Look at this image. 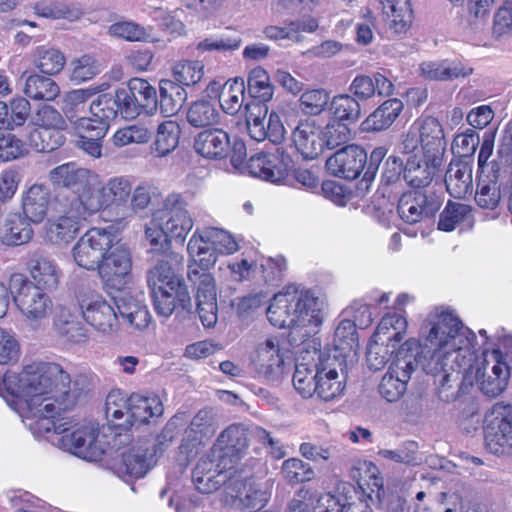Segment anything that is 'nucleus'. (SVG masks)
Instances as JSON below:
<instances>
[{
	"instance_id": "obj_36",
	"label": "nucleus",
	"mask_w": 512,
	"mask_h": 512,
	"mask_svg": "<svg viewBox=\"0 0 512 512\" xmlns=\"http://www.w3.org/2000/svg\"><path fill=\"white\" fill-rule=\"evenodd\" d=\"M151 296L155 311L158 315L165 318L172 315L177 303L183 309H187L191 306V299L185 283L179 284L177 289L173 287V290L169 288H158L157 290L151 291Z\"/></svg>"
},
{
	"instance_id": "obj_16",
	"label": "nucleus",
	"mask_w": 512,
	"mask_h": 512,
	"mask_svg": "<svg viewBox=\"0 0 512 512\" xmlns=\"http://www.w3.org/2000/svg\"><path fill=\"white\" fill-rule=\"evenodd\" d=\"M248 448L247 430L242 424H232L223 430L212 447V456L220 458L221 468H233Z\"/></svg>"
},
{
	"instance_id": "obj_12",
	"label": "nucleus",
	"mask_w": 512,
	"mask_h": 512,
	"mask_svg": "<svg viewBox=\"0 0 512 512\" xmlns=\"http://www.w3.org/2000/svg\"><path fill=\"white\" fill-rule=\"evenodd\" d=\"M104 287L109 290L122 291L132 279V256L127 246L115 244L97 268Z\"/></svg>"
},
{
	"instance_id": "obj_33",
	"label": "nucleus",
	"mask_w": 512,
	"mask_h": 512,
	"mask_svg": "<svg viewBox=\"0 0 512 512\" xmlns=\"http://www.w3.org/2000/svg\"><path fill=\"white\" fill-rule=\"evenodd\" d=\"M113 303L120 317L129 327L143 330L148 327L151 315L147 306L130 294H122L113 298Z\"/></svg>"
},
{
	"instance_id": "obj_21",
	"label": "nucleus",
	"mask_w": 512,
	"mask_h": 512,
	"mask_svg": "<svg viewBox=\"0 0 512 512\" xmlns=\"http://www.w3.org/2000/svg\"><path fill=\"white\" fill-rule=\"evenodd\" d=\"M367 160V153L362 147L350 144L330 156L326 168L334 176L353 180L365 171Z\"/></svg>"
},
{
	"instance_id": "obj_64",
	"label": "nucleus",
	"mask_w": 512,
	"mask_h": 512,
	"mask_svg": "<svg viewBox=\"0 0 512 512\" xmlns=\"http://www.w3.org/2000/svg\"><path fill=\"white\" fill-rule=\"evenodd\" d=\"M109 124L97 117H82L75 122L78 138L89 137L90 140H102L108 132Z\"/></svg>"
},
{
	"instance_id": "obj_50",
	"label": "nucleus",
	"mask_w": 512,
	"mask_h": 512,
	"mask_svg": "<svg viewBox=\"0 0 512 512\" xmlns=\"http://www.w3.org/2000/svg\"><path fill=\"white\" fill-rule=\"evenodd\" d=\"M245 90L246 87L243 78L237 77L226 81L220 94L222 110L230 115L236 114L243 105Z\"/></svg>"
},
{
	"instance_id": "obj_49",
	"label": "nucleus",
	"mask_w": 512,
	"mask_h": 512,
	"mask_svg": "<svg viewBox=\"0 0 512 512\" xmlns=\"http://www.w3.org/2000/svg\"><path fill=\"white\" fill-rule=\"evenodd\" d=\"M23 92L34 100L52 101L59 95L60 89L50 77L33 74L26 78Z\"/></svg>"
},
{
	"instance_id": "obj_2",
	"label": "nucleus",
	"mask_w": 512,
	"mask_h": 512,
	"mask_svg": "<svg viewBox=\"0 0 512 512\" xmlns=\"http://www.w3.org/2000/svg\"><path fill=\"white\" fill-rule=\"evenodd\" d=\"M346 360L344 355L306 351L297 361L293 385L303 398L316 396L331 401L342 395L346 388Z\"/></svg>"
},
{
	"instance_id": "obj_55",
	"label": "nucleus",
	"mask_w": 512,
	"mask_h": 512,
	"mask_svg": "<svg viewBox=\"0 0 512 512\" xmlns=\"http://www.w3.org/2000/svg\"><path fill=\"white\" fill-rule=\"evenodd\" d=\"M470 211V206L466 204L448 201L440 214L438 229L446 232L453 231L457 224L466 219Z\"/></svg>"
},
{
	"instance_id": "obj_51",
	"label": "nucleus",
	"mask_w": 512,
	"mask_h": 512,
	"mask_svg": "<svg viewBox=\"0 0 512 512\" xmlns=\"http://www.w3.org/2000/svg\"><path fill=\"white\" fill-rule=\"evenodd\" d=\"M151 30L133 21H118L108 27V34L129 42H149Z\"/></svg>"
},
{
	"instance_id": "obj_3",
	"label": "nucleus",
	"mask_w": 512,
	"mask_h": 512,
	"mask_svg": "<svg viewBox=\"0 0 512 512\" xmlns=\"http://www.w3.org/2000/svg\"><path fill=\"white\" fill-rule=\"evenodd\" d=\"M267 318L275 327L289 328V337L294 343L305 342L315 335L323 320L318 299L309 290L294 284L274 295Z\"/></svg>"
},
{
	"instance_id": "obj_20",
	"label": "nucleus",
	"mask_w": 512,
	"mask_h": 512,
	"mask_svg": "<svg viewBox=\"0 0 512 512\" xmlns=\"http://www.w3.org/2000/svg\"><path fill=\"white\" fill-rule=\"evenodd\" d=\"M440 206V197L435 192L418 190L403 194L399 199L397 211L403 221L415 224L423 217L433 216Z\"/></svg>"
},
{
	"instance_id": "obj_13",
	"label": "nucleus",
	"mask_w": 512,
	"mask_h": 512,
	"mask_svg": "<svg viewBox=\"0 0 512 512\" xmlns=\"http://www.w3.org/2000/svg\"><path fill=\"white\" fill-rule=\"evenodd\" d=\"M511 183L510 169L500 163H493L488 172L479 175L475 194L477 205L483 209L494 210Z\"/></svg>"
},
{
	"instance_id": "obj_58",
	"label": "nucleus",
	"mask_w": 512,
	"mask_h": 512,
	"mask_svg": "<svg viewBox=\"0 0 512 512\" xmlns=\"http://www.w3.org/2000/svg\"><path fill=\"white\" fill-rule=\"evenodd\" d=\"M35 64L42 73L55 75L63 69L65 57L56 49L41 47L37 51Z\"/></svg>"
},
{
	"instance_id": "obj_63",
	"label": "nucleus",
	"mask_w": 512,
	"mask_h": 512,
	"mask_svg": "<svg viewBox=\"0 0 512 512\" xmlns=\"http://www.w3.org/2000/svg\"><path fill=\"white\" fill-rule=\"evenodd\" d=\"M64 130L40 129L32 134V141L41 152H51L65 143Z\"/></svg>"
},
{
	"instance_id": "obj_9",
	"label": "nucleus",
	"mask_w": 512,
	"mask_h": 512,
	"mask_svg": "<svg viewBox=\"0 0 512 512\" xmlns=\"http://www.w3.org/2000/svg\"><path fill=\"white\" fill-rule=\"evenodd\" d=\"M119 234L113 226L88 230L72 248V256L79 267L95 270L105 254L118 244Z\"/></svg>"
},
{
	"instance_id": "obj_17",
	"label": "nucleus",
	"mask_w": 512,
	"mask_h": 512,
	"mask_svg": "<svg viewBox=\"0 0 512 512\" xmlns=\"http://www.w3.org/2000/svg\"><path fill=\"white\" fill-rule=\"evenodd\" d=\"M417 345V348L403 353V357L415 359L413 372L421 366L423 371L432 375L435 380L440 377V374L454 368L453 354L456 350L437 347V345L428 342H424L423 345L417 342Z\"/></svg>"
},
{
	"instance_id": "obj_45",
	"label": "nucleus",
	"mask_w": 512,
	"mask_h": 512,
	"mask_svg": "<svg viewBox=\"0 0 512 512\" xmlns=\"http://www.w3.org/2000/svg\"><path fill=\"white\" fill-rule=\"evenodd\" d=\"M242 44V38L236 32L226 31L219 35L204 38L196 45L199 53H220L227 55L238 50Z\"/></svg>"
},
{
	"instance_id": "obj_43",
	"label": "nucleus",
	"mask_w": 512,
	"mask_h": 512,
	"mask_svg": "<svg viewBox=\"0 0 512 512\" xmlns=\"http://www.w3.org/2000/svg\"><path fill=\"white\" fill-rule=\"evenodd\" d=\"M180 135L181 128L176 121L166 120L160 123L151 146L155 156L164 157L174 151L179 145Z\"/></svg>"
},
{
	"instance_id": "obj_6",
	"label": "nucleus",
	"mask_w": 512,
	"mask_h": 512,
	"mask_svg": "<svg viewBox=\"0 0 512 512\" xmlns=\"http://www.w3.org/2000/svg\"><path fill=\"white\" fill-rule=\"evenodd\" d=\"M173 439L172 429L166 426L163 432L157 437L156 442L151 444L149 440L143 439L133 443L129 447H122L130 441V434L119 433L113 438V447H117L116 455L111 463V470L120 478L131 477L141 478L156 464L158 450L163 452L162 446L165 442Z\"/></svg>"
},
{
	"instance_id": "obj_30",
	"label": "nucleus",
	"mask_w": 512,
	"mask_h": 512,
	"mask_svg": "<svg viewBox=\"0 0 512 512\" xmlns=\"http://www.w3.org/2000/svg\"><path fill=\"white\" fill-rule=\"evenodd\" d=\"M229 134L220 128L206 129L194 138V149L203 157L210 159L225 158L230 151Z\"/></svg>"
},
{
	"instance_id": "obj_11",
	"label": "nucleus",
	"mask_w": 512,
	"mask_h": 512,
	"mask_svg": "<svg viewBox=\"0 0 512 512\" xmlns=\"http://www.w3.org/2000/svg\"><path fill=\"white\" fill-rule=\"evenodd\" d=\"M417 341L407 340L398 350L395 360L392 362L389 370L382 377L379 384V393L387 402L398 401L407 390V383L413 373L415 359L403 357L405 351L417 348Z\"/></svg>"
},
{
	"instance_id": "obj_42",
	"label": "nucleus",
	"mask_w": 512,
	"mask_h": 512,
	"mask_svg": "<svg viewBox=\"0 0 512 512\" xmlns=\"http://www.w3.org/2000/svg\"><path fill=\"white\" fill-rule=\"evenodd\" d=\"M471 376L461 375L460 371L453 368L440 374V377L434 380L437 386L438 397L444 402L455 401L460 393H464L466 384H469Z\"/></svg>"
},
{
	"instance_id": "obj_34",
	"label": "nucleus",
	"mask_w": 512,
	"mask_h": 512,
	"mask_svg": "<svg viewBox=\"0 0 512 512\" xmlns=\"http://www.w3.org/2000/svg\"><path fill=\"white\" fill-rule=\"evenodd\" d=\"M28 266L36 285L48 290L57 287L61 271L51 256L43 252H35L31 255Z\"/></svg>"
},
{
	"instance_id": "obj_1",
	"label": "nucleus",
	"mask_w": 512,
	"mask_h": 512,
	"mask_svg": "<svg viewBox=\"0 0 512 512\" xmlns=\"http://www.w3.org/2000/svg\"><path fill=\"white\" fill-rule=\"evenodd\" d=\"M15 398L27 397V419L30 427L40 433L53 432V443L64 451L87 461H98L107 446L100 440L93 425L74 427L71 419L58 417L61 412L73 409L90 390L85 376H70L56 363H33L20 373L7 372L0 386Z\"/></svg>"
},
{
	"instance_id": "obj_23",
	"label": "nucleus",
	"mask_w": 512,
	"mask_h": 512,
	"mask_svg": "<svg viewBox=\"0 0 512 512\" xmlns=\"http://www.w3.org/2000/svg\"><path fill=\"white\" fill-rule=\"evenodd\" d=\"M190 282L196 290L197 312L205 327H214L218 320L216 286L212 275L199 276L193 272Z\"/></svg>"
},
{
	"instance_id": "obj_59",
	"label": "nucleus",
	"mask_w": 512,
	"mask_h": 512,
	"mask_svg": "<svg viewBox=\"0 0 512 512\" xmlns=\"http://www.w3.org/2000/svg\"><path fill=\"white\" fill-rule=\"evenodd\" d=\"M301 109L310 115H320L330 101V94L323 88L306 90L299 99Z\"/></svg>"
},
{
	"instance_id": "obj_32",
	"label": "nucleus",
	"mask_w": 512,
	"mask_h": 512,
	"mask_svg": "<svg viewBox=\"0 0 512 512\" xmlns=\"http://www.w3.org/2000/svg\"><path fill=\"white\" fill-rule=\"evenodd\" d=\"M292 140L306 159H315L323 153L321 130L315 121H300L292 132Z\"/></svg>"
},
{
	"instance_id": "obj_54",
	"label": "nucleus",
	"mask_w": 512,
	"mask_h": 512,
	"mask_svg": "<svg viewBox=\"0 0 512 512\" xmlns=\"http://www.w3.org/2000/svg\"><path fill=\"white\" fill-rule=\"evenodd\" d=\"M174 82L180 86H194L204 75V65L200 61H181L173 67Z\"/></svg>"
},
{
	"instance_id": "obj_41",
	"label": "nucleus",
	"mask_w": 512,
	"mask_h": 512,
	"mask_svg": "<svg viewBox=\"0 0 512 512\" xmlns=\"http://www.w3.org/2000/svg\"><path fill=\"white\" fill-rule=\"evenodd\" d=\"M33 224L25 215L18 213L7 217L2 233V242L6 245L18 246L28 243L33 237Z\"/></svg>"
},
{
	"instance_id": "obj_61",
	"label": "nucleus",
	"mask_w": 512,
	"mask_h": 512,
	"mask_svg": "<svg viewBox=\"0 0 512 512\" xmlns=\"http://www.w3.org/2000/svg\"><path fill=\"white\" fill-rule=\"evenodd\" d=\"M282 473L284 478L292 484L310 481L314 471L308 463L298 458H290L283 462Z\"/></svg>"
},
{
	"instance_id": "obj_44",
	"label": "nucleus",
	"mask_w": 512,
	"mask_h": 512,
	"mask_svg": "<svg viewBox=\"0 0 512 512\" xmlns=\"http://www.w3.org/2000/svg\"><path fill=\"white\" fill-rule=\"evenodd\" d=\"M186 119L194 128H206L219 123L220 112L212 101L198 99L189 104Z\"/></svg>"
},
{
	"instance_id": "obj_56",
	"label": "nucleus",
	"mask_w": 512,
	"mask_h": 512,
	"mask_svg": "<svg viewBox=\"0 0 512 512\" xmlns=\"http://www.w3.org/2000/svg\"><path fill=\"white\" fill-rule=\"evenodd\" d=\"M269 496L266 485L252 481L245 482L243 491L238 495L243 506L256 510L265 506Z\"/></svg>"
},
{
	"instance_id": "obj_14",
	"label": "nucleus",
	"mask_w": 512,
	"mask_h": 512,
	"mask_svg": "<svg viewBox=\"0 0 512 512\" xmlns=\"http://www.w3.org/2000/svg\"><path fill=\"white\" fill-rule=\"evenodd\" d=\"M250 363L257 375L267 382H277L283 374L284 355L277 337L267 338L256 345Z\"/></svg>"
},
{
	"instance_id": "obj_40",
	"label": "nucleus",
	"mask_w": 512,
	"mask_h": 512,
	"mask_svg": "<svg viewBox=\"0 0 512 512\" xmlns=\"http://www.w3.org/2000/svg\"><path fill=\"white\" fill-rule=\"evenodd\" d=\"M158 109L164 117L176 115L188 98L184 87L173 80L163 79L159 83Z\"/></svg>"
},
{
	"instance_id": "obj_10",
	"label": "nucleus",
	"mask_w": 512,
	"mask_h": 512,
	"mask_svg": "<svg viewBox=\"0 0 512 512\" xmlns=\"http://www.w3.org/2000/svg\"><path fill=\"white\" fill-rule=\"evenodd\" d=\"M483 356V360L467 372L471 376L469 385L475 381L485 395L494 398L505 390L510 377L509 368L502 361L503 355L498 349L485 352Z\"/></svg>"
},
{
	"instance_id": "obj_47",
	"label": "nucleus",
	"mask_w": 512,
	"mask_h": 512,
	"mask_svg": "<svg viewBox=\"0 0 512 512\" xmlns=\"http://www.w3.org/2000/svg\"><path fill=\"white\" fill-rule=\"evenodd\" d=\"M330 111L334 120L342 123H356L362 115L360 102L349 94L334 96L330 102Z\"/></svg>"
},
{
	"instance_id": "obj_48",
	"label": "nucleus",
	"mask_w": 512,
	"mask_h": 512,
	"mask_svg": "<svg viewBox=\"0 0 512 512\" xmlns=\"http://www.w3.org/2000/svg\"><path fill=\"white\" fill-rule=\"evenodd\" d=\"M407 321L405 317L399 314H388L384 316L377 326L374 338L379 340L386 339L392 343V352H395L396 345L403 340L406 333Z\"/></svg>"
},
{
	"instance_id": "obj_26",
	"label": "nucleus",
	"mask_w": 512,
	"mask_h": 512,
	"mask_svg": "<svg viewBox=\"0 0 512 512\" xmlns=\"http://www.w3.org/2000/svg\"><path fill=\"white\" fill-rule=\"evenodd\" d=\"M91 171L78 166L75 162L61 164L48 173V180L53 186L76 190L74 194H83L91 189Z\"/></svg>"
},
{
	"instance_id": "obj_57",
	"label": "nucleus",
	"mask_w": 512,
	"mask_h": 512,
	"mask_svg": "<svg viewBox=\"0 0 512 512\" xmlns=\"http://www.w3.org/2000/svg\"><path fill=\"white\" fill-rule=\"evenodd\" d=\"M200 234L205 239L206 243L213 245L222 254H232L238 249V245L234 238L225 230L207 227L200 230Z\"/></svg>"
},
{
	"instance_id": "obj_46",
	"label": "nucleus",
	"mask_w": 512,
	"mask_h": 512,
	"mask_svg": "<svg viewBox=\"0 0 512 512\" xmlns=\"http://www.w3.org/2000/svg\"><path fill=\"white\" fill-rule=\"evenodd\" d=\"M127 87L145 114L152 116L157 112V91L146 79L132 78L128 81Z\"/></svg>"
},
{
	"instance_id": "obj_19",
	"label": "nucleus",
	"mask_w": 512,
	"mask_h": 512,
	"mask_svg": "<svg viewBox=\"0 0 512 512\" xmlns=\"http://www.w3.org/2000/svg\"><path fill=\"white\" fill-rule=\"evenodd\" d=\"M83 318L98 333L113 335L119 330V318L114 303L99 295L82 299L80 302Z\"/></svg>"
},
{
	"instance_id": "obj_15",
	"label": "nucleus",
	"mask_w": 512,
	"mask_h": 512,
	"mask_svg": "<svg viewBox=\"0 0 512 512\" xmlns=\"http://www.w3.org/2000/svg\"><path fill=\"white\" fill-rule=\"evenodd\" d=\"M462 329L463 325L458 317L450 312L437 310L428 315L421 328L422 333H427L425 342L451 350L458 349L453 341Z\"/></svg>"
},
{
	"instance_id": "obj_37",
	"label": "nucleus",
	"mask_w": 512,
	"mask_h": 512,
	"mask_svg": "<svg viewBox=\"0 0 512 512\" xmlns=\"http://www.w3.org/2000/svg\"><path fill=\"white\" fill-rule=\"evenodd\" d=\"M404 108L403 102L397 98L384 101L361 124L366 132H378L388 129L399 117Z\"/></svg>"
},
{
	"instance_id": "obj_62",
	"label": "nucleus",
	"mask_w": 512,
	"mask_h": 512,
	"mask_svg": "<svg viewBox=\"0 0 512 512\" xmlns=\"http://www.w3.org/2000/svg\"><path fill=\"white\" fill-rule=\"evenodd\" d=\"M33 123L41 129L65 130L67 122L61 113L50 105H43L33 116Z\"/></svg>"
},
{
	"instance_id": "obj_27",
	"label": "nucleus",
	"mask_w": 512,
	"mask_h": 512,
	"mask_svg": "<svg viewBox=\"0 0 512 512\" xmlns=\"http://www.w3.org/2000/svg\"><path fill=\"white\" fill-rule=\"evenodd\" d=\"M473 162L471 159H453L445 173L447 192L456 199L465 198L473 191Z\"/></svg>"
},
{
	"instance_id": "obj_28",
	"label": "nucleus",
	"mask_w": 512,
	"mask_h": 512,
	"mask_svg": "<svg viewBox=\"0 0 512 512\" xmlns=\"http://www.w3.org/2000/svg\"><path fill=\"white\" fill-rule=\"evenodd\" d=\"M187 250L192 262L188 265V279L190 275L195 272L199 276L212 275L209 270L215 265L217 261L218 251L209 243H206L203 236L200 234V229L197 228L191 236Z\"/></svg>"
},
{
	"instance_id": "obj_24",
	"label": "nucleus",
	"mask_w": 512,
	"mask_h": 512,
	"mask_svg": "<svg viewBox=\"0 0 512 512\" xmlns=\"http://www.w3.org/2000/svg\"><path fill=\"white\" fill-rule=\"evenodd\" d=\"M290 159L283 154L257 153L246 163L247 173L272 183L284 180L288 175Z\"/></svg>"
},
{
	"instance_id": "obj_18",
	"label": "nucleus",
	"mask_w": 512,
	"mask_h": 512,
	"mask_svg": "<svg viewBox=\"0 0 512 512\" xmlns=\"http://www.w3.org/2000/svg\"><path fill=\"white\" fill-rule=\"evenodd\" d=\"M157 220L170 238L184 241L193 227V219L187 210V202L180 194H170L164 201V209L159 212Z\"/></svg>"
},
{
	"instance_id": "obj_31",
	"label": "nucleus",
	"mask_w": 512,
	"mask_h": 512,
	"mask_svg": "<svg viewBox=\"0 0 512 512\" xmlns=\"http://www.w3.org/2000/svg\"><path fill=\"white\" fill-rule=\"evenodd\" d=\"M51 190L44 184H33L22 194V213L33 224H40L48 214Z\"/></svg>"
},
{
	"instance_id": "obj_25",
	"label": "nucleus",
	"mask_w": 512,
	"mask_h": 512,
	"mask_svg": "<svg viewBox=\"0 0 512 512\" xmlns=\"http://www.w3.org/2000/svg\"><path fill=\"white\" fill-rule=\"evenodd\" d=\"M420 147L422 158L442 165L446 151V141L442 125L434 117L421 120Z\"/></svg>"
},
{
	"instance_id": "obj_35",
	"label": "nucleus",
	"mask_w": 512,
	"mask_h": 512,
	"mask_svg": "<svg viewBox=\"0 0 512 512\" xmlns=\"http://www.w3.org/2000/svg\"><path fill=\"white\" fill-rule=\"evenodd\" d=\"M380 4L388 28L395 34H405L414 19L411 0H380Z\"/></svg>"
},
{
	"instance_id": "obj_52",
	"label": "nucleus",
	"mask_w": 512,
	"mask_h": 512,
	"mask_svg": "<svg viewBox=\"0 0 512 512\" xmlns=\"http://www.w3.org/2000/svg\"><path fill=\"white\" fill-rule=\"evenodd\" d=\"M152 137V131L144 124H132L118 129L113 137V144L124 147L130 144H146Z\"/></svg>"
},
{
	"instance_id": "obj_5",
	"label": "nucleus",
	"mask_w": 512,
	"mask_h": 512,
	"mask_svg": "<svg viewBox=\"0 0 512 512\" xmlns=\"http://www.w3.org/2000/svg\"><path fill=\"white\" fill-rule=\"evenodd\" d=\"M99 202L88 196L74 193H58L53 208L59 216L45 224L46 238L54 245H67L80 231V226L88 216L97 212Z\"/></svg>"
},
{
	"instance_id": "obj_39",
	"label": "nucleus",
	"mask_w": 512,
	"mask_h": 512,
	"mask_svg": "<svg viewBox=\"0 0 512 512\" xmlns=\"http://www.w3.org/2000/svg\"><path fill=\"white\" fill-rule=\"evenodd\" d=\"M440 166L413 155L406 162L403 178L411 187L425 188L431 183Z\"/></svg>"
},
{
	"instance_id": "obj_38",
	"label": "nucleus",
	"mask_w": 512,
	"mask_h": 512,
	"mask_svg": "<svg viewBox=\"0 0 512 512\" xmlns=\"http://www.w3.org/2000/svg\"><path fill=\"white\" fill-rule=\"evenodd\" d=\"M174 260L171 255H165L147 271V283L150 291L158 288L173 290V287L177 289L179 284H184V280L177 275L173 267Z\"/></svg>"
},
{
	"instance_id": "obj_7",
	"label": "nucleus",
	"mask_w": 512,
	"mask_h": 512,
	"mask_svg": "<svg viewBox=\"0 0 512 512\" xmlns=\"http://www.w3.org/2000/svg\"><path fill=\"white\" fill-rule=\"evenodd\" d=\"M8 285L16 307L30 326H38L52 313L53 302L50 296L44 288L36 285L23 274H12Z\"/></svg>"
},
{
	"instance_id": "obj_29",
	"label": "nucleus",
	"mask_w": 512,
	"mask_h": 512,
	"mask_svg": "<svg viewBox=\"0 0 512 512\" xmlns=\"http://www.w3.org/2000/svg\"><path fill=\"white\" fill-rule=\"evenodd\" d=\"M132 184L127 177L117 176L109 179L101 189L93 186L86 189L80 196L93 197L99 202L97 211L111 204L121 205L127 202L131 195Z\"/></svg>"
},
{
	"instance_id": "obj_60",
	"label": "nucleus",
	"mask_w": 512,
	"mask_h": 512,
	"mask_svg": "<svg viewBox=\"0 0 512 512\" xmlns=\"http://www.w3.org/2000/svg\"><path fill=\"white\" fill-rule=\"evenodd\" d=\"M70 66L72 68L70 79L77 84L91 80L101 72V66L90 55L72 60Z\"/></svg>"
},
{
	"instance_id": "obj_8",
	"label": "nucleus",
	"mask_w": 512,
	"mask_h": 512,
	"mask_svg": "<svg viewBox=\"0 0 512 512\" xmlns=\"http://www.w3.org/2000/svg\"><path fill=\"white\" fill-rule=\"evenodd\" d=\"M118 395L109 394L106 400V415L112 420L124 421L117 423L119 427L128 429L135 424L146 423L149 418L159 417L163 413V404L157 396L132 394L129 398L117 399Z\"/></svg>"
},
{
	"instance_id": "obj_53",
	"label": "nucleus",
	"mask_w": 512,
	"mask_h": 512,
	"mask_svg": "<svg viewBox=\"0 0 512 512\" xmlns=\"http://www.w3.org/2000/svg\"><path fill=\"white\" fill-rule=\"evenodd\" d=\"M323 150L336 149L342 145H346L351 139V130L347 123L333 120L329 122L322 130Z\"/></svg>"
},
{
	"instance_id": "obj_22",
	"label": "nucleus",
	"mask_w": 512,
	"mask_h": 512,
	"mask_svg": "<svg viewBox=\"0 0 512 512\" xmlns=\"http://www.w3.org/2000/svg\"><path fill=\"white\" fill-rule=\"evenodd\" d=\"M485 443L495 455L509 454L512 451V408L504 407L488 420Z\"/></svg>"
},
{
	"instance_id": "obj_4",
	"label": "nucleus",
	"mask_w": 512,
	"mask_h": 512,
	"mask_svg": "<svg viewBox=\"0 0 512 512\" xmlns=\"http://www.w3.org/2000/svg\"><path fill=\"white\" fill-rule=\"evenodd\" d=\"M247 91L251 98L259 102L245 106L247 110L246 125L250 137L257 142L267 139L275 145L282 143L286 136V130L280 116L272 112L267 123L265 122L268 113L265 103L273 98L274 86L264 68L256 67L248 73Z\"/></svg>"
}]
</instances>
